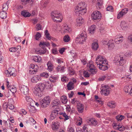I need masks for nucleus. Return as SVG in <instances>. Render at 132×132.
Masks as SVG:
<instances>
[{
  "instance_id": "1",
  "label": "nucleus",
  "mask_w": 132,
  "mask_h": 132,
  "mask_svg": "<svg viewBox=\"0 0 132 132\" xmlns=\"http://www.w3.org/2000/svg\"><path fill=\"white\" fill-rule=\"evenodd\" d=\"M96 63L97 64V67L102 71H105L108 69V62L106 59L101 55L97 56Z\"/></svg>"
},
{
  "instance_id": "2",
  "label": "nucleus",
  "mask_w": 132,
  "mask_h": 132,
  "mask_svg": "<svg viewBox=\"0 0 132 132\" xmlns=\"http://www.w3.org/2000/svg\"><path fill=\"white\" fill-rule=\"evenodd\" d=\"M86 7L85 2H80L75 7V12L77 14L84 15L86 12Z\"/></svg>"
},
{
  "instance_id": "3",
  "label": "nucleus",
  "mask_w": 132,
  "mask_h": 132,
  "mask_svg": "<svg viewBox=\"0 0 132 132\" xmlns=\"http://www.w3.org/2000/svg\"><path fill=\"white\" fill-rule=\"evenodd\" d=\"M50 45V43L49 42H40L39 44L40 47L39 48L36 49L35 50V52L40 55L44 54L46 52L47 50L45 47H48Z\"/></svg>"
},
{
  "instance_id": "4",
  "label": "nucleus",
  "mask_w": 132,
  "mask_h": 132,
  "mask_svg": "<svg viewBox=\"0 0 132 132\" xmlns=\"http://www.w3.org/2000/svg\"><path fill=\"white\" fill-rule=\"evenodd\" d=\"M87 39L86 33L85 31H84L77 36L76 39V41L77 43L83 44L86 42Z\"/></svg>"
},
{
  "instance_id": "5",
  "label": "nucleus",
  "mask_w": 132,
  "mask_h": 132,
  "mask_svg": "<svg viewBox=\"0 0 132 132\" xmlns=\"http://www.w3.org/2000/svg\"><path fill=\"white\" fill-rule=\"evenodd\" d=\"M52 19L54 22H60L62 20V16L60 12L57 11H52L51 13Z\"/></svg>"
},
{
  "instance_id": "6",
  "label": "nucleus",
  "mask_w": 132,
  "mask_h": 132,
  "mask_svg": "<svg viewBox=\"0 0 132 132\" xmlns=\"http://www.w3.org/2000/svg\"><path fill=\"white\" fill-rule=\"evenodd\" d=\"M110 89L109 86L107 85L102 86L101 88V94L105 96H108L110 93Z\"/></svg>"
},
{
  "instance_id": "7",
  "label": "nucleus",
  "mask_w": 132,
  "mask_h": 132,
  "mask_svg": "<svg viewBox=\"0 0 132 132\" xmlns=\"http://www.w3.org/2000/svg\"><path fill=\"white\" fill-rule=\"evenodd\" d=\"M19 88L22 93H23L24 95H28L29 93L28 87L27 86L22 85H19Z\"/></svg>"
},
{
  "instance_id": "8",
  "label": "nucleus",
  "mask_w": 132,
  "mask_h": 132,
  "mask_svg": "<svg viewBox=\"0 0 132 132\" xmlns=\"http://www.w3.org/2000/svg\"><path fill=\"white\" fill-rule=\"evenodd\" d=\"M87 67L88 70L91 74H96L97 71L96 67L93 64L87 63Z\"/></svg>"
},
{
  "instance_id": "9",
  "label": "nucleus",
  "mask_w": 132,
  "mask_h": 132,
  "mask_svg": "<svg viewBox=\"0 0 132 132\" xmlns=\"http://www.w3.org/2000/svg\"><path fill=\"white\" fill-rule=\"evenodd\" d=\"M38 67L37 65L31 64L29 67V73L31 74H35L38 71Z\"/></svg>"
},
{
  "instance_id": "10",
  "label": "nucleus",
  "mask_w": 132,
  "mask_h": 132,
  "mask_svg": "<svg viewBox=\"0 0 132 132\" xmlns=\"http://www.w3.org/2000/svg\"><path fill=\"white\" fill-rule=\"evenodd\" d=\"M92 18L93 20H97L100 19L101 17V13L97 11H94L91 15Z\"/></svg>"
},
{
  "instance_id": "11",
  "label": "nucleus",
  "mask_w": 132,
  "mask_h": 132,
  "mask_svg": "<svg viewBox=\"0 0 132 132\" xmlns=\"http://www.w3.org/2000/svg\"><path fill=\"white\" fill-rule=\"evenodd\" d=\"M115 59L114 60L115 62H119L120 65L121 66L125 62V60L123 57H121L120 56L118 55L116 56Z\"/></svg>"
},
{
  "instance_id": "12",
  "label": "nucleus",
  "mask_w": 132,
  "mask_h": 132,
  "mask_svg": "<svg viewBox=\"0 0 132 132\" xmlns=\"http://www.w3.org/2000/svg\"><path fill=\"white\" fill-rule=\"evenodd\" d=\"M7 75H8V76H12L15 77L16 75V74L15 73V69L12 67H10L9 68L8 70H7Z\"/></svg>"
},
{
  "instance_id": "13",
  "label": "nucleus",
  "mask_w": 132,
  "mask_h": 132,
  "mask_svg": "<svg viewBox=\"0 0 132 132\" xmlns=\"http://www.w3.org/2000/svg\"><path fill=\"white\" fill-rule=\"evenodd\" d=\"M87 122L90 126H94L97 124V122L94 118H89L87 120Z\"/></svg>"
},
{
  "instance_id": "14",
  "label": "nucleus",
  "mask_w": 132,
  "mask_h": 132,
  "mask_svg": "<svg viewBox=\"0 0 132 132\" xmlns=\"http://www.w3.org/2000/svg\"><path fill=\"white\" fill-rule=\"evenodd\" d=\"M34 93L35 95L41 97L42 96V91L37 86L34 88Z\"/></svg>"
},
{
  "instance_id": "15",
  "label": "nucleus",
  "mask_w": 132,
  "mask_h": 132,
  "mask_svg": "<svg viewBox=\"0 0 132 132\" xmlns=\"http://www.w3.org/2000/svg\"><path fill=\"white\" fill-rule=\"evenodd\" d=\"M128 11V9L127 8H125L122 10L118 14L117 18L119 19L121 17L127 13Z\"/></svg>"
},
{
  "instance_id": "16",
  "label": "nucleus",
  "mask_w": 132,
  "mask_h": 132,
  "mask_svg": "<svg viewBox=\"0 0 132 132\" xmlns=\"http://www.w3.org/2000/svg\"><path fill=\"white\" fill-rule=\"evenodd\" d=\"M77 111L79 113H81L84 111V106L83 104L79 103H78L77 105Z\"/></svg>"
},
{
  "instance_id": "17",
  "label": "nucleus",
  "mask_w": 132,
  "mask_h": 132,
  "mask_svg": "<svg viewBox=\"0 0 132 132\" xmlns=\"http://www.w3.org/2000/svg\"><path fill=\"white\" fill-rule=\"evenodd\" d=\"M113 127L114 128L117 127V129L121 131H123L125 129H127L126 127H124L123 125L121 126V125H118L117 124H115Z\"/></svg>"
},
{
  "instance_id": "18",
  "label": "nucleus",
  "mask_w": 132,
  "mask_h": 132,
  "mask_svg": "<svg viewBox=\"0 0 132 132\" xmlns=\"http://www.w3.org/2000/svg\"><path fill=\"white\" fill-rule=\"evenodd\" d=\"M47 70L49 72L53 71L54 67L52 62L51 61H49L47 62Z\"/></svg>"
},
{
  "instance_id": "19",
  "label": "nucleus",
  "mask_w": 132,
  "mask_h": 132,
  "mask_svg": "<svg viewBox=\"0 0 132 132\" xmlns=\"http://www.w3.org/2000/svg\"><path fill=\"white\" fill-rule=\"evenodd\" d=\"M21 49V47L20 46H18L17 47H14L11 48L9 49V50L10 52H18Z\"/></svg>"
},
{
  "instance_id": "20",
  "label": "nucleus",
  "mask_w": 132,
  "mask_h": 132,
  "mask_svg": "<svg viewBox=\"0 0 132 132\" xmlns=\"http://www.w3.org/2000/svg\"><path fill=\"white\" fill-rule=\"evenodd\" d=\"M40 77L38 76H34L31 79V81L32 82L36 83L40 80Z\"/></svg>"
},
{
  "instance_id": "21",
  "label": "nucleus",
  "mask_w": 132,
  "mask_h": 132,
  "mask_svg": "<svg viewBox=\"0 0 132 132\" xmlns=\"http://www.w3.org/2000/svg\"><path fill=\"white\" fill-rule=\"evenodd\" d=\"M74 83L71 81L69 82L67 85V89L69 90H72L74 88Z\"/></svg>"
},
{
  "instance_id": "22",
  "label": "nucleus",
  "mask_w": 132,
  "mask_h": 132,
  "mask_svg": "<svg viewBox=\"0 0 132 132\" xmlns=\"http://www.w3.org/2000/svg\"><path fill=\"white\" fill-rule=\"evenodd\" d=\"M76 22L78 25L80 26L84 22V20L81 17H78L76 20Z\"/></svg>"
},
{
  "instance_id": "23",
  "label": "nucleus",
  "mask_w": 132,
  "mask_h": 132,
  "mask_svg": "<svg viewBox=\"0 0 132 132\" xmlns=\"http://www.w3.org/2000/svg\"><path fill=\"white\" fill-rule=\"evenodd\" d=\"M96 29V26L95 25H93L91 26L89 28L88 30L90 34L93 33Z\"/></svg>"
},
{
  "instance_id": "24",
  "label": "nucleus",
  "mask_w": 132,
  "mask_h": 132,
  "mask_svg": "<svg viewBox=\"0 0 132 132\" xmlns=\"http://www.w3.org/2000/svg\"><path fill=\"white\" fill-rule=\"evenodd\" d=\"M21 15L24 17H29L30 16L31 14L26 11L24 10L21 12Z\"/></svg>"
},
{
  "instance_id": "25",
  "label": "nucleus",
  "mask_w": 132,
  "mask_h": 132,
  "mask_svg": "<svg viewBox=\"0 0 132 132\" xmlns=\"http://www.w3.org/2000/svg\"><path fill=\"white\" fill-rule=\"evenodd\" d=\"M52 123V128L53 130H55L59 128V125L58 122H53Z\"/></svg>"
},
{
  "instance_id": "26",
  "label": "nucleus",
  "mask_w": 132,
  "mask_h": 132,
  "mask_svg": "<svg viewBox=\"0 0 132 132\" xmlns=\"http://www.w3.org/2000/svg\"><path fill=\"white\" fill-rule=\"evenodd\" d=\"M33 60L35 62H39L42 60L41 57L37 56H33Z\"/></svg>"
},
{
  "instance_id": "27",
  "label": "nucleus",
  "mask_w": 132,
  "mask_h": 132,
  "mask_svg": "<svg viewBox=\"0 0 132 132\" xmlns=\"http://www.w3.org/2000/svg\"><path fill=\"white\" fill-rule=\"evenodd\" d=\"M42 91L44 89L45 87V85L44 83H40L36 85Z\"/></svg>"
},
{
  "instance_id": "28",
  "label": "nucleus",
  "mask_w": 132,
  "mask_h": 132,
  "mask_svg": "<svg viewBox=\"0 0 132 132\" xmlns=\"http://www.w3.org/2000/svg\"><path fill=\"white\" fill-rule=\"evenodd\" d=\"M108 46V48L110 50H112L114 47L115 45L114 44L112 43H111V40H109L108 42V44H107Z\"/></svg>"
},
{
  "instance_id": "29",
  "label": "nucleus",
  "mask_w": 132,
  "mask_h": 132,
  "mask_svg": "<svg viewBox=\"0 0 132 132\" xmlns=\"http://www.w3.org/2000/svg\"><path fill=\"white\" fill-rule=\"evenodd\" d=\"M63 29L65 32H70L71 31V29L67 24L64 26Z\"/></svg>"
},
{
  "instance_id": "30",
  "label": "nucleus",
  "mask_w": 132,
  "mask_h": 132,
  "mask_svg": "<svg viewBox=\"0 0 132 132\" xmlns=\"http://www.w3.org/2000/svg\"><path fill=\"white\" fill-rule=\"evenodd\" d=\"M98 47V43L96 42L93 43L92 45V49L94 50H96Z\"/></svg>"
},
{
  "instance_id": "31",
  "label": "nucleus",
  "mask_w": 132,
  "mask_h": 132,
  "mask_svg": "<svg viewBox=\"0 0 132 132\" xmlns=\"http://www.w3.org/2000/svg\"><path fill=\"white\" fill-rule=\"evenodd\" d=\"M108 106L111 108H115L116 105V103L113 101H111L108 104Z\"/></svg>"
},
{
  "instance_id": "32",
  "label": "nucleus",
  "mask_w": 132,
  "mask_h": 132,
  "mask_svg": "<svg viewBox=\"0 0 132 132\" xmlns=\"http://www.w3.org/2000/svg\"><path fill=\"white\" fill-rule=\"evenodd\" d=\"M7 13L5 12L2 11L0 12V17L3 19H5L7 17Z\"/></svg>"
},
{
  "instance_id": "33",
  "label": "nucleus",
  "mask_w": 132,
  "mask_h": 132,
  "mask_svg": "<svg viewBox=\"0 0 132 132\" xmlns=\"http://www.w3.org/2000/svg\"><path fill=\"white\" fill-rule=\"evenodd\" d=\"M61 100L62 103L64 104H66L68 101L67 97L64 96H62L61 97Z\"/></svg>"
},
{
  "instance_id": "34",
  "label": "nucleus",
  "mask_w": 132,
  "mask_h": 132,
  "mask_svg": "<svg viewBox=\"0 0 132 132\" xmlns=\"http://www.w3.org/2000/svg\"><path fill=\"white\" fill-rule=\"evenodd\" d=\"M64 67L63 66H61V65H58L56 68V70L58 71L61 72H64Z\"/></svg>"
},
{
  "instance_id": "35",
  "label": "nucleus",
  "mask_w": 132,
  "mask_h": 132,
  "mask_svg": "<svg viewBox=\"0 0 132 132\" xmlns=\"http://www.w3.org/2000/svg\"><path fill=\"white\" fill-rule=\"evenodd\" d=\"M42 100L44 102L46 103V104H49L50 101V97L49 96L45 97Z\"/></svg>"
},
{
  "instance_id": "36",
  "label": "nucleus",
  "mask_w": 132,
  "mask_h": 132,
  "mask_svg": "<svg viewBox=\"0 0 132 132\" xmlns=\"http://www.w3.org/2000/svg\"><path fill=\"white\" fill-rule=\"evenodd\" d=\"M59 100V99H55L53 101L52 104L53 106H57L60 103Z\"/></svg>"
},
{
  "instance_id": "37",
  "label": "nucleus",
  "mask_w": 132,
  "mask_h": 132,
  "mask_svg": "<svg viewBox=\"0 0 132 132\" xmlns=\"http://www.w3.org/2000/svg\"><path fill=\"white\" fill-rule=\"evenodd\" d=\"M63 40L65 42H68L70 40L69 36L68 35H65L63 37Z\"/></svg>"
},
{
  "instance_id": "38",
  "label": "nucleus",
  "mask_w": 132,
  "mask_h": 132,
  "mask_svg": "<svg viewBox=\"0 0 132 132\" xmlns=\"http://www.w3.org/2000/svg\"><path fill=\"white\" fill-rule=\"evenodd\" d=\"M44 33L46 38L48 40H50L51 39V37L50 36V34L48 32V30H46Z\"/></svg>"
},
{
  "instance_id": "39",
  "label": "nucleus",
  "mask_w": 132,
  "mask_h": 132,
  "mask_svg": "<svg viewBox=\"0 0 132 132\" xmlns=\"http://www.w3.org/2000/svg\"><path fill=\"white\" fill-rule=\"evenodd\" d=\"M9 89L12 93L13 94L15 93L16 91V88L14 86H10Z\"/></svg>"
},
{
  "instance_id": "40",
  "label": "nucleus",
  "mask_w": 132,
  "mask_h": 132,
  "mask_svg": "<svg viewBox=\"0 0 132 132\" xmlns=\"http://www.w3.org/2000/svg\"><path fill=\"white\" fill-rule=\"evenodd\" d=\"M125 116L122 115L117 116L116 117V119L118 121H121L124 119Z\"/></svg>"
},
{
  "instance_id": "41",
  "label": "nucleus",
  "mask_w": 132,
  "mask_h": 132,
  "mask_svg": "<svg viewBox=\"0 0 132 132\" xmlns=\"http://www.w3.org/2000/svg\"><path fill=\"white\" fill-rule=\"evenodd\" d=\"M25 95V99L27 102H30L32 101V100L31 97L29 96V94H28V95Z\"/></svg>"
},
{
  "instance_id": "42",
  "label": "nucleus",
  "mask_w": 132,
  "mask_h": 132,
  "mask_svg": "<svg viewBox=\"0 0 132 132\" xmlns=\"http://www.w3.org/2000/svg\"><path fill=\"white\" fill-rule=\"evenodd\" d=\"M3 11L5 12L8 9V6L7 3H6L5 4H4L3 5Z\"/></svg>"
},
{
  "instance_id": "43",
  "label": "nucleus",
  "mask_w": 132,
  "mask_h": 132,
  "mask_svg": "<svg viewBox=\"0 0 132 132\" xmlns=\"http://www.w3.org/2000/svg\"><path fill=\"white\" fill-rule=\"evenodd\" d=\"M41 35L39 32H37L35 36V39L37 40H38L41 37Z\"/></svg>"
},
{
  "instance_id": "44",
  "label": "nucleus",
  "mask_w": 132,
  "mask_h": 132,
  "mask_svg": "<svg viewBox=\"0 0 132 132\" xmlns=\"http://www.w3.org/2000/svg\"><path fill=\"white\" fill-rule=\"evenodd\" d=\"M120 26L121 28L123 29H125L126 27V23L124 21L121 22L120 24Z\"/></svg>"
},
{
  "instance_id": "45",
  "label": "nucleus",
  "mask_w": 132,
  "mask_h": 132,
  "mask_svg": "<svg viewBox=\"0 0 132 132\" xmlns=\"http://www.w3.org/2000/svg\"><path fill=\"white\" fill-rule=\"evenodd\" d=\"M69 73L71 75H73L75 73L74 70L72 68L69 67L68 68Z\"/></svg>"
},
{
  "instance_id": "46",
  "label": "nucleus",
  "mask_w": 132,
  "mask_h": 132,
  "mask_svg": "<svg viewBox=\"0 0 132 132\" xmlns=\"http://www.w3.org/2000/svg\"><path fill=\"white\" fill-rule=\"evenodd\" d=\"M40 104L41 107L43 108L46 107L49 105L48 104H46L45 102H44L42 100V101L41 102Z\"/></svg>"
},
{
  "instance_id": "47",
  "label": "nucleus",
  "mask_w": 132,
  "mask_h": 132,
  "mask_svg": "<svg viewBox=\"0 0 132 132\" xmlns=\"http://www.w3.org/2000/svg\"><path fill=\"white\" fill-rule=\"evenodd\" d=\"M56 117V115L53 114V113H52L49 118V120L50 121H52Z\"/></svg>"
},
{
  "instance_id": "48",
  "label": "nucleus",
  "mask_w": 132,
  "mask_h": 132,
  "mask_svg": "<svg viewBox=\"0 0 132 132\" xmlns=\"http://www.w3.org/2000/svg\"><path fill=\"white\" fill-rule=\"evenodd\" d=\"M61 115H62L63 116L64 118V120H66L69 119V116H68L65 113H62L60 114Z\"/></svg>"
},
{
  "instance_id": "49",
  "label": "nucleus",
  "mask_w": 132,
  "mask_h": 132,
  "mask_svg": "<svg viewBox=\"0 0 132 132\" xmlns=\"http://www.w3.org/2000/svg\"><path fill=\"white\" fill-rule=\"evenodd\" d=\"M29 110L30 112L33 113L35 111V108L34 106H30L29 108Z\"/></svg>"
},
{
  "instance_id": "50",
  "label": "nucleus",
  "mask_w": 132,
  "mask_h": 132,
  "mask_svg": "<svg viewBox=\"0 0 132 132\" xmlns=\"http://www.w3.org/2000/svg\"><path fill=\"white\" fill-rule=\"evenodd\" d=\"M130 88L128 86H125L124 88V90L125 91V92L126 93H129V90H130Z\"/></svg>"
},
{
  "instance_id": "51",
  "label": "nucleus",
  "mask_w": 132,
  "mask_h": 132,
  "mask_svg": "<svg viewBox=\"0 0 132 132\" xmlns=\"http://www.w3.org/2000/svg\"><path fill=\"white\" fill-rule=\"evenodd\" d=\"M30 0H21V2L23 5H26L28 3Z\"/></svg>"
},
{
  "instance_id": "52",
  "label": "nucleus",
  "mask_w": 132,
  "mask_h": 132,
  "mask_svg": "<svg viewBox=\"0 0 132 132\" xmlns=\"http://www.w3.org/2000/svg\"><path fill=\"white\" fill-rule=\"evenodd\" d=\"M73 105H75V103H76L77 104L79 103L78 101L77 100V99L74 98L71 101Z\"/></svg>"
},
{
  "instance_id": "53",
  "label": "nucleus",
  "mask_w": 132,
  "mask_h": 132,
  "mask_svg": "<svg viewBox=\"0 0 132 132\" xmlns=\"http://www.w3.org/2000/svg\"><path fill=\"white\" fill-rule=\"evenodd\" d=\"M40 75L42 77H45L46 78H47L48 77V73L46 72H43L41 73Z\"/></svg>"
},
{
  "instance_id": "54",
  "label": "nucleus",
  "mask_w": 132,
  "mask_h": 132,
  "mask_svg": "<svg viewBox=\"0 0 132 132\" xmlns=\"http://www.w3.org/2000/svg\"><path fill=\"white\" fill-rule=\"evenodd\" d=\"M106 10L107 11L112 12L113 10V8L111 6H108L106 8Z\"/></svg>"
},
{
  "instance_id": "55",
  "label": "nucleus",
  "mask_w": 132,
  "mask_h": 132,
  "mask_svg": "<svg viewBox=\"0 0 132 132\" xmlns=\"http://www.w3.org/2000/svg\"><path fill=\"white\" fill-rule=\"evenodd\" d=\"M83 129L82 130V132H89L88 131V128L86 125L84 126L82 128Z\"/></svg>"
},
{
  "instance_id": "56",
  "label": "nucleus",
  "mask_w": 132,
  "mask_h": 132,
  "mask_svg": "<svg viewBox=\"0 0 132 132\" xmlns=\"http://www.w3.org/2000/svg\"><path fill=\"white\" fill-rule=\"evenodd\" d=\"M83 74L84 75V76L86 78L90 76L89 73L86 71L84 72Z\"/></svg>"
},
{
  "instance_id": "57",
  "label": "nucleus",
  "mask_w": 132,
  "mask_h": 132,
  "mask_svg": "<svg viewBox=\"0 0 132 132\" xmlns=\"http://www.w3.org/2000/svg\"><path fill=\"white\" fill-rule=\"evenodd\" d=\"M45 87L47 89H50L51 88V85L48 82H47L45 83Z\"/></svg>"
},
{
  "instance_id": "58",
  "label": "nucleus",
  "mask_w": 132,
  "mask_h": 132,
  "mask_svg": "<svg viewBox=\"0 0 132 132\" xmlns=\"http://www.w3.org/2000/svg\"><path fill=\"white\" fill-rule=\"evenodd\" d=\"M97 5L98 6H101L103 4L102 0H97Z\"/></svg>"
},
{
  "instance_id": "59",
  "label": "nucleus",
  "mask_w": 132,
  "mask_h": 132,
  "mask_svg": "<svg viewBox=\"0 0 132 132\" xmlns=\"http://www.w3.org/2000/svg\"><path fill=\"white\" fill-rule=\"evenodd\" d=\"M123 41L122 38L120 40H118L117 39H115L114 41L117 44H119L120 43H121Z\"/></svg>"
},
{
  "instance_id": "60",
  "label": "nucleus",
  "mask_w": 132,
  "mask_h": 132,
  "mask_svg": "<svg viewBox=\"0 0 132 132\" xmlns=\"http://www.w3.org/2000/svg\"><path fill=\"white\" fill-rule=\"evenodd\" d=\"M106 76H101L98 79V80L99 81H103L104 80L105 78H106Z\"/></svg>"
},
{
  "instance_id": "61",
  "label": "nucleus",
  "mask_w": 132,
  "mask_h": 132,
  "mask_svg": "<svg viewBox=\"0 0 132 132\" xmlns=\"http://www.w3.org/2000/svg\"><path fill=\"white\" fill-rule=\"evenodd\" d=\"M3 109L5 110H6L8 107L7 103L6 102L3 104Z\"/></svg>"
},
{
  "instance_id": "62",
  "label": "nucleus",
  "mask_w": 132,
  "mask_h": 132,
  "mask_svg": "<svg viewBox=\"0 0 132 132\" xmlns=\"http://www.w3.org/2000/svg\"><path fill=\"white\" fill-rule=\"evenodd\" d=\"M29 120L32 123V125H34L36 123V121L32 118H29Z\"/></svg>"
},
{
  "instance_id": "63",
  "label": "nucleus",
  "mask_w": 132,
  "mask_h": 132,
  "mask_svg": "<svg viewBox=\"0 0 132 132\" xmlns=\"http://www.w3.org/2000/svg\"><path fill=\"white\" fill-rule=\"evenodd\" d=\"M13 100L12 98L9 99L8 101L9 105H11V104L13 103Z\"/></svg>"
},
{
  "instance_id": "64",
  "label": "nucleus",
  "mask_w": 132,
  "mask_h": 132,
  "mask_svg": "<svg viewBox=\"0 0 132 132\" xmlns=\"http://www.w3.org/2000/svg\"><path fill=\"white\" fill-rule=\"evenodd\" d=\"M56 61L58 63L60 64H61V63H63V61H62L61 59H56Z\"/></svg>"
}]
</instances>
